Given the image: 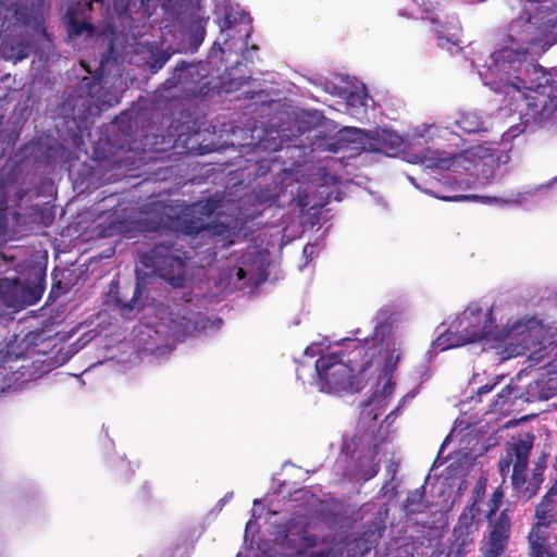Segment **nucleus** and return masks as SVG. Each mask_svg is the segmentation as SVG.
<instances>
[{"instance_id":"obj_1","label":"nucleus","mask_w":557,"mask_h":557,"mask_svg":"<svg viewBox=\"0 0 557 557\" xmlns=\"http://www.w3.org/2000/svg\"><path fill=\"white\" fill-rule=\"evenodd\" d=\"M346 354H323L322 343H312L305 350L315 361L319 391L326 394L357 393L370 385L371 396L362 406V418L376 419L391 403L396 387V371L404 355L405 339L393 325L392 311L382 308L371 335L345 338Z\"/></svg>"},{"instance_id":"obj_2","label":"nucleus","mask_w":557,"mask_h":557,"mask_svg":"<svg viewBox=\"0 0 557 557\" xmlns=\"http://www.w3.org/2000/svg\"><path fill=\"white\" fill-rule=\"evenodd\" d=\"M502 134L500 144L479 145L460 153L454 151H440L433 149L432 144L440 139L455 141L459 137L448 129V125L422 124L414 127L405 139L391 129H376L366 133L359 128L346 129L343 137H346L354 145V149L364 152H380L387 157L404 153V159L409 163L422 164L433 173L442 174V178L434 176L436 181H443L448 185L470 184L472 181L460 177L462 173L469 172L475 176L473 183L488 184L496 175L500 165L509 162L510 143Z\"/></svg>"},{"instance_id":"obj_3","label":"nucleus","mask_w":557,"mask_h":557,"mask_svg":"<svg viewBox=\"0 0 557 557\" xmlns=\"http://www.w3.org/2000/svg\"><path fill=\"white\" fill-rule=\"evenodd\" d=\"M508 315L500 302L474 301L456 314L447 327H437V337L432 342L428 355L468 344H481L483 349L494 350L504 361L525 355L543 343L547 327L535 315L508 320L500 329L498 322Z\"/></svg>"},{"instance_id":"obj_4","label":"nucleus","mask_w":557,"mask_h":557,"mask_svg":"<svg viewBox=\"0 0 557 557\" xmlns=\"http://www.w3.org/2000/svg\"><path fill=\"white\" fill-rule=\"evenodd\" d=\"M220 207L221 198L216 196L198 201L186 207L180 216L172 219L169 226L175 232L187 236L198 234H202V237L224 236L227 233V226L210 222L211 216Z\"/></svg>"},{"instance_id":"obj_5","label":"nucleus","mask_w":557,"mask_h":557,"mask_svg":"<svg viewBox=\"0 0 557 557\" xmlns=\"http://www.w3.org/2000/svg\"><path fill=\"white\" fill-rule=\"evenodd\" d=\"M532 449V438H520L513 442L507 449V455L499 460V471L503 475L508 474L511 463L513 465L511 482L515 490L525 499L534 496L542 483L540 473H534L531 479H527L525 470L530 451Z\"/></svg>"},{"instance_id":"obj_6","label":"nucleus","mask_w":557,"mask_h":557,"mask_svg":"<svg viewBox=\"0 0 557 557\" xmlns=\"http://www.w3.org/2000/svg\"><path fill=\"white\" fill-rule=\"evenodd\" d=\"M190 257L175 246L157 245L140 256L139 262L151 273L158 274L174 287H181L186 281L185 260Z\"/></svg>"},{"instance_id":"obj_7","label":"nucleus","mask_w":557,"mask_h":557,"mask_svg":"<svg viewBox=\"0 0 557 557\" xmlns=\"http://www.w3.org/2000/svg\"><path fill=\"white\" fill-rule=\"evenodd\" d=\"M214 14L225 47L224 49L220 47V50L224 52L225 50L246 48L251 34V20L239 5H233L228 2L219 3Z\"/></svg>"},{"instance_id":"obj_8","label":"nucleus","mask_w":557,"mask_h":557,"mask_svg":"<svg viewBox=\"0 0 557 557\" xmlns=\"http://www.w3.org/2000/svg\"><path fill=\"white\" fill-rule=\"evenodd\" d=\"M543 324L548 330L547 335L543 343L530 349L532 352L529 356V361L534 366L543 363L536 387L539 388V397L548 399L557 394V344H545L550 336V327L544 322Z\"/></svg>"},{"instance_id":"obj_9","label":"nucleus","mask_w":557,"mask_h":557,"mask_svg":"<svg viewBox=\"0 0 557 557\" xmlns=\"http://www.w3.org/2000/svg\"><path fill=\"white\" fill-rule=\"evenodd\" d=\"M409 182L419 190L431 195L435 198L446 200V201H457L461 199H480L483 202L496 206V207H507V206H513V205H523L528 200V198L531 196L530 191H523V193H511L505 197H483V196H443L437 194L433 190L432 184L429 182H425V180H421L419 182L414 176L408 175Z\"/></svg>"},{"instance_id":"obj_10","label":"nucleus","mask_w":557,"mask_h":557,"mask_svg":"<svg viewBox=\"0 0 557 557\" xmlns=\"http://www.w3.org/2000/svg\"><path fill=\"white\" fill-rule=\"evenodd\" d=\"M221 325L222 320L220 318L207 317L199 312H190L188 315L171 319L169 332L175 339H182L196 332L209 333L216 331Z\"/></svg>"},{"instance_id":"obj_11","label":"nucleus","mask_w":557,"mask_h":557,"mask_svg":"<svg viewBox=\"0 0 557 557\" xmlns=\"http://www.w3.org/2000/svg\"><path fill=\"white\" fill-rule=\"evenodd\" d=\"M510 535V517L503 511L492 524L488 539L480 547V557H504V553Z\"/></svg>"},{"instance_id":"obj_12","label":"nucleus","mask_w":557,"mask_h":557,"mask_svg":"<svg viewBox=\"0 0 557 557\" xmlns=\"http://www.w3.org/2000/svg\"><path fill=\"white\" fill-rule=\"evenodd\" d=\"M267 257L252 250L246 253L236 269L235 284L246 280L249 285L258 286L267 280L265 272Z\"/></svg>"},{"instance_id":"obj_13","label":"nucleus","mask_w":557,"mask_h":557,"mask_svg":"<svg viewBox=\"0 0 557 557\" xmlns=\"http://www.w3.org/2000/svg\"><path fill=\"white\" fill-rule=\"evenodd\" d=\"M437 124L448 125V129L450 132H454L458 137L459 140L455 141L454 139L447 140V139H440L437 140V144H432L433 149L438 148L440 151H446L444 148L446 147H456L458 148L461 143L460 135L453 128V125L465 133H479L486 129L485 122L482 120L481 115H479L476 112H461L459 114V117L456 119L454 122H438Z\"/></svg>"},{"instance_id":"obj_14","label":"nucleus","mask_w":557,"mask_h":557,"mask_svg":"<svg viewBox=\"0 0 557 557\" xmlns=\"http://www.w3.org/2000/svg\"><path fill=\"white\" fill-rule=\"evenodd\" d=\"M479 511L478 506L473 503L463 510L454 528V536L459 553L463 552L473 542L474 534L479 529L476 520Z\"/></svg>"},{"instance_id":"obj_15","label":"nucleus","mask_w":557,"mask_h":557,"mask_svg":"<svg viewBox=\"0 0 557 557\" xmlns=\"http://www.w3.org/2000/svg\"><path fill=\"white\" fill-rule=\"evenodd\" d=\"M531 557H557V536L541 525H533L529 536Z\"/></svg>"},{"instance_id":"obj_16","label":"nucleus","mask_w":557,"mask_h":557,"mask_svg":"<svg viewBox=\"0 0 557 557\" xmlns=\"http://www.w3.org/2000/svg\"><path fill=\"white\" fill-rule=\"evenodd\" d=\"M317 537L309 534L306 529L302 528V521L298 524L288 527L287 533L285 534L286 549L290 550L288 556L300 557L306 554V550L315 545Z\"/></svg>"},{"instance_id":"obj_17","label":"nucleus","mask_w":557,"mask_h":557,"mask_svg":"<svg viewBox=\"0 0 557 557\" xmlns=\"http://www.w3.org/2000/svg\"><path fill=\"white\" fill-rule=\"evenodd\" d=\"M343 94L346 100V112L358 120L364 119L370 101L366 86L361 83H357L351 85L349 89H346Z\"/></svg>"},{"instance_id":"obj_18","label":"nucleus","mask_w":557,"mask_h":557,"mask_svg":"<svg viewBox=\"0 0 557 557\" xmlns=\"http://www.w3.org/2000/svg\"><path fill=\"white\" fill-rule=\"evenodd\" d=\"M383 451H388L387 444L380 443L375 444L372 448H369L366 455L358 458L355 475L362 481H368L375 476L380 469L379 462L375 459Z\"/></svg>"},{"instance_id":"obj_19","label":"nucleus","mask_w":557,"mask_h":557,"mask_svg":"<svg viewBox=\"0 0 557 557\" xmlns=\"http://www.w3.org/2000/svg\"><path fill=\"white\" fill-rule=\"evenodd\" d=\"M536 523L543 529H547L557 522V490L553 487L542 499L535 509Z\"/></svg>"},{"instance_id":"obj_20","label":"nucleus","mask_w":557,"mask_h":557,"mask_svg":"<svg viewBox=\"0 0 557 557\" xmlns=\"http://www.w3.org/2000/svg\"><path fill=\"white\" fill-rule=\"evenodd\" d=\"M30 52V45L22 37L4 38L0 44V55L13 62L22 61Z\"/></svg>"},{"instance_id":"obj_21","label":"nucleus","mask_w":557,"mask_h":557,"mask_svg":"<svg viewBox=\"0 0 557 557\" xmlns=\"http://www.w3.org/2000/svg\"><path fill=\"white\" fill-rule=\"evenodd\" d=\"M140 51L147 50L151 54V61H149V65L152 72L159 71L170 59V54L165 51H161L158 45H152L149 42H140Z\"/></svg>"},{"instance_id":"obj_22","label":"nucleus","mask_w":557,"mask_h":557,"mask_svg":"<svg viewBox=\"0 0 557 557\" xmlns=\"http://www.w3.org/2000/svg\"><path fill=\"white\" fill-rule=\"evenodd\" d=\"M423 498L422 492L416 490L409 493L407 502L405 504V511L407 515H413L421 511V502Z\"/></svg>"},{"instance_id":"obj_23","label":"nucleus","mask_w":557,"mask_h":557,"mask_svg":"<svg viewBox=\"0 0 557 557\" xmlns=\"http://www.w3.org/2000/svg\"><path fill=\"white\" fill-rule=\"evenodd\" d=\"M419 393L418 387L411 389L406 395H404L399 401L397 407L386 417V422L391 424L399 414V412L417 396Z\"/></svg>"},{"instance_id":"obj_24","label":"nucleus","mask_w":557,"mask_h":557,"mask_svg":"<svg viewBox=\"0 0 557 557\" xmlns=\"http://www.w3.org/2000/svg\"><path fill=\"white\" fill-rule=\"evenodd\" d=\"M147 274L148 273H146V272L143 273V271L139 268H137V270H136V276H137L136 288H135L134 296H133V299L131 300V302L126 304L123 307V311L125 313L131 312L132 310L135 309L136 302H137V297L141 293V287L144 286V275H147Z\"/></svg>"},{"instance_id":"obj_25","label":"nucleus","mask_w":557,"mask_h":557,"mask_svg":"<svg viewBox=\"0 0 557 557\" xmlns=\"http://www.w3.org/2000/svg\"><path fill=\"white\" fill-rule=\"evenodd\" d=\"M504 497V493L500 488H496L488 500V512H487V519L492 522V516L499 509L502 500Z\"/></svg>"},{"instance_id":"obj_26","label":"nucleus","mask_w":557,"mask_h":557,"mask_svg":"<svg viewBox=\"0 0 557 557\" xmlns=\"http://www.w3.org/2000/svg\"><path fill=\"white\" fill-rule=\"evenodd\" d=\"M512 394V387L510 385H506L499 393H497V398L495 400V407H504L506 404H509L510 395Z\"/></svg>"},{"instance_id":"obj_27","label":"nucleus","mask_w":557,"mask_h":557,"mask_svg":"<svg viewBox=\"0 0 557 557\" xmlns=\"http://www.w3.org/2000/svg\"><path fill=\"white\" fill-rule=\"evenodd\" d=\"M290 201L296 202V206L301 209H305L306 207L315 208L322 205V202L311 201L308 195L301 196L300 194L297 197H292Z\"/></svg>"},{"instance_id":"obj_28","label":"nucleus","mask_w":557,"mask_h":557,"mask_svg":"<svg viewBox=\"0 0 557 557\" xmlns=\"http://www.w3.org/2000/svg\"><path fill=\"white\" fill-rule=\"evenodd\" d=\"M260 500L259 499H255L253 500V509H252V519H250L247 524H246V535L249 533V532H253L255 531V527H256V523L253 521V519H257V507L260 505Z\"/></svg>"},{"instance_id":"obj_29","label":"nucleus","mask_w":557,"mask_h":557,"mask_svg":"<svg viewBox=\"0 0 557 557\" xmlns=\"http://www.w3.org/2000/svg\"><path fill=\"white\" fill-rule=\"evenodd\" d=\"M318 245L317 244H308L304 247V257L308 260H312L318 255Z\"/></svg>"},{"instance_id":"obj_30","label":"nucleus","mask_w":557,"mask_h":557,"mask_svg":"<svg viewBox=\"0 0 557 557\" xmlns=\"http://www.w3.org/2000/svg\"><path fill=\"white\" fill-rule=\"evenodd\" d=\"M496 384H497V382H493L492 384H488V383L484 384V385H482V386L476 388V394L479 396L487 394V393H490L495 387Z\"/></svg>"},{"instance_id":"obj_31","label":"nucleus","mask_w":557,"mask_h":557,"mask_svg":"<svg viewBox=\"0 0 557 557\" xmlns=\"http://www.w3.org/2000/svg\"><path fill=\"white\" fill-rule=\"evenodd\" d=\"M232 497H233V492L226 493V494L224 495V497H223L222 499H220V500H219V503H218L219 508H220V509H222V507H223L227 502H230V500L232 499Z\"/></svg>"},{"instance_id":"obj_32","label":"nucleus","mask_w":557,"mask_h":557,"mask_svg":"<svg viewBox=\"0 0 557 557\" xmlns=\"http://www.w3.org/2000/svg\"><path fill=\"white\" fill-rule=\"evenodd\" d=\"M21 1H22V0H1V3H2V5H4V7H11V8H13V7H15V5L20 4V2H21Z\"/></svg>"},{"instance_id":"obj_33","label":"nucleus","mask_w":557,"mask_h":557,"mask_svg":"<svg viewBox=\"0 0 557 557\" xmlns=\"http://www.w3.org/2000/svg\"><path fill=\"white\" fill-rule=\"evenodd\" d=\"M285 132H286V129H285V128H283L282 131H280V132H278L280 137H281L282 139H285V138H286V139H290L289 135L285 134Z\"/></svg>"},{"instance_id":"obj_34","label":"nucleus","mask_w":557,"mask_h":557,"mask_svg":"<svg viewBox=\"0 0 557 557\" xmlns=\"http://www.w3.org/2000/svg\"><path fill=\"white\" fill-rule=\"evenodd\" d=\"M0 284H1V286H2V285H9V281H8V280H2V281L0 282Z\"/></svg>"},{"instance_id":"obj_35","label":"nucleus","mask_w":557,"mask_h":557,"mask_svg":"<svg viewBox=\"0 0 557 557\" xmlns=\"http://www.w3.org/2000/svg\"><path fill=\"white\" fill-rule=\"evenodd\" d=\"M236 269H237V267L233 270V271H234V273H231V280H233V276H234V275L236 276Z\"/></svg>"},{"instance_id":"obj_36","label":"nucleus","mask_w":557,"mask_h":557,"mask_svg":"<svg viewBox=\"0 0 557 557\" xmlns=\"http://www.w3.org/2000/svg\"><path fill=\"white\" fill-rule=\"evenodd\" d=\"M555 468L557 470V456H556V461H555Z\"/></svg>"}]
</instances>
